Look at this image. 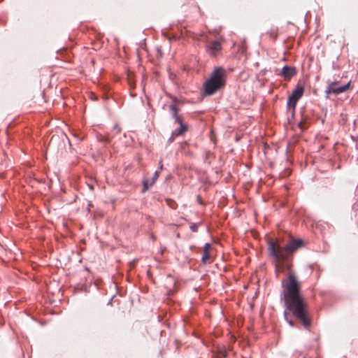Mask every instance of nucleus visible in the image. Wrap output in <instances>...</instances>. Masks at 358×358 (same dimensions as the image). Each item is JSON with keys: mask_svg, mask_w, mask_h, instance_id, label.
I'll return each instance as SVG.
<instances>
[{"mask_svg": "<svg viewBox=\"0 0 358 358\" xmlns=\"http://www.w3.org/2000/svg\"><path fill=\"white\" fill-rule=\"evenodd\" d=\"M288 282L285 287V303L287 308L292 315L301 323L306 329H309L311 318L308 307L303 296L300 293V285L294 273L289 272Z\"/></svg>", "mask_w": 358, "mask_h": 358, "instance_id": "f257e3e1", "label": "nucleus"}, {"mask_svg": "<svg viewBox=\"0 0 358 358\" xmlns=\"http://www.w3.org/2000/svg\"><path fill=\"white\" fill-rule=\"evenodd\" d=\"M302 243V240L294 239L284 247H281L275 242L270 241L268 243V250L271 255L275 260L276 267H278L280 261L285 260L292 252L300 248Z\"/></svg>", "mask_w": 358, "mask_h": 358, "instance_id": "f03ea898", "label": "nucleus"}, {"mask_svg": "<svg viewBox=\"0 0 358 358\" xmlns=\"http://www.w3.org/2000/svg\"><path fill=\"white\" fill-rule=\"evenodd\" d=\"M169 110L172 112V117L179 124V127L173 131L172 136H180L187 130V125L183 122L182 116L178 114V108L175 104H171Z\"/></svg>", "mask_w": 358, "mask_h": 358, "instance_id": "7ed1b4c3", "label": "nucleus"}, {"mask_svg": "<svg viewBox=\"0 0 358 358\" xmlns=\"http://www.w3.org/2000/svg\"><path fill=\"white\" fill-rule=\"evenodd\" d=\"M208 79L224 88L227 83V71L222 66L215 67Z\"/></svg>", "mask_w": 358, "mask_h": 358, "instance_id": "20e7f679", "label": "nucleus"}, {"mask_svg": "<svg viewBox=\"0 0 358 358\" xmlns=\"http://www.w3.org/2000/svg\"><path fill=\"white\" fill-rule=\"evenodd\" d=\"M223 87L207 79L203 84V94L206 96H212Z\"/></svg>", "mask_w": 358, "mask_h": 358, "instance_id": "39448f33", "label": "nucleus"}, {"mask_svg": "<svg viewBox=\"0 0 358 358\" xmlns=\"http://www.w3.org/2000/svg\"><path fill=\"white\" fill-rule=\"evenodd\" d=\"M350 83H348L344 85H342L340 87H336V83H332L327 86V90H326V93L327 94H339L342 92L347 91L350 87Z\"/></svg>", "mask_w": 358, "mask_h": 358, "instance_id": "423d86ee", "label": "nucleus"}, {"mask_svg": "<svg viewBox=\"0 0 358 358\" xmlns=\"http://www.w3.org/2000/svg\"><path fill=\"white\" fill-rule=\"evenodd\" d=\"M296 74V69L294 66H285L281 70L280 75L283 77L285 80H289Z\"/></svg>", "mask_w": 358, "mask_h": 358, "instance_id": "0eeeda50", "label": "nucleus"}, {"mask_svg": "<svg viewBox=\"0 0 358 358\" xmlns=\"http://www.w3.org/2000/svg\"><path fill=\"white\" fill-rule=\"evenodd\" d=\"M221 50V43L218 41H214L211 42L208 46H207V52L213 56H215L217 55L218 52Z\"/></svg>", "mask_w": 358, "mask_h": 358, "instance_id": "6e6552de", "label": "nucleus"}, {"mask_svg": "<svg viewBox=\"0 0 358 358\" xmlns=\"http://www.w3.org/2000/svg\"><path fill=\"white\" fill-rule=\"evenodd\" d=\"M210 248H211V245H210V243H206L204 245L203 255H202V257H201V262H202L203 264H206L208 260L210 259Z\"/></svg>", "mask_w": 358, "mask_h": 358, "instance_id": "1a4fd4ad", "label": "nucleus"}, {"mask_svg": "<svg viewBox=\"0 0 358 358\" xmlns=\"http://www.w3.org/2000/svg\"><path fill=\"white\" fill-rule=\"evenodd\" d=\"M304 92V87L302 85H298L291 94L294 97L297 98L299 100L302 97Z\"/></svg>", "mask_w": 358, "mask_h": 358, "instance_id": "9d476101", "label": "nucleus"}, {"mask_svg": "<svg viewBox=\"0 0 358 358\" xmlns=\"http://www.w3.org/2000/svg\"><path fill=\"white\" fill-rule=\"evenodd\" d=\"M299 99L294 97L292 94L289 96L287 99V107L289 109H292L293 111L295 110L296 105Z\"/></svg>", "mask_w": 358, "mask_h": 358, "instance_id": "9b49d317", "label": "nucleus"}, {"mask_svg": "<svg viewBox=\"0 0 358 358\" xmlns=\"http://www.w3.org/2000/svg\"><path fill=\"white\" fill-rule=\"evenodd\" d=\"M284 317H285V320L287 321V323H288L291 327H294V324L293 320L289 318V317H288V313H287V311H286V310L284 312Z\"/></svg>", "mask_w": 358, "mask_h": 358, "instance_id": "f8f14e48", "label": "nucleus"}, {"mask_svg": "<svg viewBox=\"0 0 358 358\" xmlns=\"http://www.w3.org/2000/svg\"><path fill=\"white\" fill-rule=\"evenodd\" d=\"M150 182H149V181L148 180H143V189L142 190L143 192H146L150 188V187L152 186V185H150Z\"/></svg>", "mask_w": 358, "mask_h": 358, "instance_id": "ddd939ff", "label": "nucleus"}, {"mask_svg": "<svg viewBox=\"0 0 358 358\" xmlns=\"http://www.w3.org/2000/svg\"><path fill=\"white\" fill-rule=\"evenodd\" d=\"M159 176V171H156L152 176L150 185H152Z\"/></svg>", "mask_w": 358, "mask_h": 358, "instance_id": "4468645a", "label": "nucleus"}, {"mask_svg": "<svg viewBox=\"0 0 358 358\" xmlns=\"http://www.w3.org/2000/svg\"><path fill=\"white\" fill-rule=\"evenodd\" d=\"M199 224L197 223H193L190 226V229L192 231L196 232L198 230Z\"/></svg>", "mask_w": 358, "mask_h": 358, "instance_id": "2eb2a0df", "label": "nucleus"}, {"mask_svg": "<svg viewBox=\"0 0 358 358\" xmlns=\"http://www.w3.org/2000/svg\"><path fill=\"white\" fill-rule=\"evenodd\" d=\"M270 35L271 37L273 38L274 40L277 38V32L275 31H271Z\"/></svg>", "mask_w": 358, "mask_h": 358, "instance_id": "dca6fc26", "label": "nucleus"}, {"mask_svg": "<svg viewBox=\"0 0 358 358\" xmlns=\"http://www.w3.org/2000/svg\"><path fill=\"white\" fill-rule=\"evenodd\" d=\"M162 169H163L162 162L160 161L159 164V171H160L161 170H162Z\"/></svg>", "mask_w": 358, "mask_h": 358, "instance_id": "f3484780", "label": "nucleus"}]
</instances>
